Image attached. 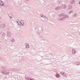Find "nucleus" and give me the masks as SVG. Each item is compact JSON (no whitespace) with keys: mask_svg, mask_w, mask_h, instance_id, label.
Here are the masks:
<instances>
[{"mask_svg":"<svg viewBox=\"0 0 80 80\" xmlns=\"http://www.w3.org/2000/svg\"><path fill=\"white\" fill-rule=\"evenodd\" d=\"M2 73L4 75H8L10 73V72L8 70H5L2 71Z\"/></svg>","mask_w":80,"mask_h":80,"instance_id":"f257e3e1","label":"nucleus"},{"mask_svg":"<svg viewBox=\"0 0 80 80\" xmlns=\"http://www.w3.org/2000/svg\"><path fill=\"white\" fill-rule=\"evenodd\" d=\"M7 37H9V38H10L11 37V36H12V33H10L9 32H8L7 33Z\"/></svg>","mask_w":80,"mask_h":80,"instance_id":"f03ea898","label":"nucleus"},{"mask_svg":"<svg viewBox=\"0 0 80 80\" xmlns=\"http://www.w3.org/2000/svg\"><path fill=\"white\" fill-rule=\"evenodd\" d=\"M67 8V5L65 4H63L62 5V6L61 7L62 9H65Z\"/></svg>","mask_w":80,"mask_h":80,"instance_id":"7ed1b4c3","label":"nucleus"},{"mask_svg":"<svg viewBox=\"0 0 80 80\" xmlns=\"http://www.w3.org/2000/svg\"><path fill=\"white\" fill-rule=\"evenodd\" d=\"M0 5H1V6H3L5 4H4V2H3V1H2V0H0Z\"/></svg>","mask_w":80,"mask_h":80,"instance_id":"20e7f679","label":"nucleus"},{"mask_svg":"<svg viewBox=\"0 0 80 80\" xmlns=\"http://www.w3.org/2000/svg\"><path fill=\"white\" fill-rule=\"evenodd\" d=\"M0 27L2 28H4L5 27V25L4 24H2L0 26Z\"/></svg>","mask_w":80,"mask_h":80,"instance_id":"39448f33","label":"nucleus"},{"mask_svg":"<svg viewBox=\"0 0 80 80\" xmlns=\"http://www.w3.org/2000/svg\"><path fill=\"white\" fill-rule=\"evenodd\" d=\"M20 23H21L22 25L23 26H24L25 22L23 20H21L20 22Z\"/></svg>","mask_w":80,"mask_h":80,"instance_id":"423d86ee","label":"nucleus"},{"mask_svg":"<svg viewBox=\"0 0 80 80\" xmlns=\"http://www.w3.org/2000/svg\"><path fill=\"white\" fill-rule=\"evenodd\" d=\"M8 15L9 17L10 18H12V17H13V14H12L11 12H10L9 14H8Z\"/></svg>","mask_w":80,"mask_h":80,"instance_id":"0eeeda50","label":"nucleus"},{"mask_svg":"<svg viewBox=\"0 0 80 80\" xmlns=\"http://www.w3.org/2000/svg\"><path fill=\"white\" fill-rule=\"evenodd\" d=\"M25 45L26 46V48H28L29 47H30V46H29V44L28 43H26L25 44Z\"/></svg>","mask_w":80,"mask_h":80,"instance_id":"6e6552de","label":"nucleus"},{"mask_svg":"<svg viewBox=\"0 0 80 80\" xmlns=\"http://www.w3.org/2000/svg\"><path fill=\"white\" fill-rule=\"evenodd\" d=\"M68 18V15H67L66 14H64L63 15V18Z\"/></svg>","mask_w":80,"mask_h":80,"instance_id":"1a4fd4ad","label":"nucleus"},{"mask_svg":"<svg viewBox=\"0 0 80 80\" xmlns=\"http://www.w3.org/2000/svg\"><path fill=\"white\" fill-rule=\"evenodd\" d=\"M44 21H45L46 22H47V21H48V19L47 18L45 17L43 19Z\"/></svg>","mask_w":80,"mask_h":80,"instance_id":"9d476101","label":"nucleus"},{"mask_svg":"<svg viewBox=\"0 0 80 80\" xmlns=\"http://www.w3.org/2000/svg\"><path fill=\"white\" fill-rule=\"evenodd\" d=\"M61 8L60 7H57L55 8V10H60Z\"/></svg>","mask_w":80,"mask_h":80,"instance_id":"9b49d317","label":"nucleus"},{"mask_svg":"<svg viewBox=\"0 0 80 80\" xmlns=\"http://www.w3.org/2000/svg\"><path fill=\"white\" fill-rule=\"evenodd\" d=\"M68 10H70V9H72V6L70 5H68Z\"/></svg>","mask_w":80,"mask_h":80,"instance_id":"f8f14e48","label":"nucleus"},{"mask_svg":"<svg viewBox=\"0 0 80 80\" xmlns=\"http://www.w3.org/2000/svg\"><path fill=\"white\" fill-rule=\"evenodd\" d=\"M77 17V14L75 13L72 15V17H74V18L76 17Z\"/></svg>","mask_w":80,"mask_h":80,"instance_id":"ddd939ff","label":"nucleus"},{"mask_svg":"<svg viewBox=\"0 0 80 80\" xmlns=\"http://www.w3.org/2000/svg\"><path fill=\"white\" fill-rule=\"evenodd\" d=\"M75 0H72L71 1V2L70 3H71V4H73V3H75Z\"/></svg>","mask_w":80,"mask_h":80,"instance_id":"4468645a","label":"nucleus"},{"mask_svg":"<svg viewBox=\"0 0 80 80\" xmlns=\"http://www.w3.org/2000/svg\"><path fill=\"white\" fill-rule=\"evenodd\" d=\"M76 53V52H75V49H73L72 50V54H75V53Z\"/></svg>","mask_w":80,"mask_h":80,"instance_id":"2eb2a0df","label":"nucleus"},{"mask_svg":"<svg viewBox=\"0 0 80 80\" xmlns=\"http://www.w3.org/2000/svg\"><path fill=\"white\" fill-rule=\"evenodd\" d=\"M15 40L14 39H12L11 40V42H15Z\"/></svg>","mask_w":80,"mask_h":80,"instance_id":"dca6fc26","label":"nucleus"},{"mask_svg":"<svg viewBox=\"0 0 80 80\" xmlns=\"http://www.w3.org/2000/svg\"><path fill=\"white\" fill-rule=\"evenodd\" d=\"M0 33L1 34V35H5V33H4L3 32H1Z\"/></svg>","mask_w":80,"mask_h":80,"instance_id":"f3484780","label":"nucleus"},{"mask_svg":"<svg viewBox=\"0 0 80 80\" xmlns=\"http://www.w3.org/2000/svg\"><path fill=\"white\" fill-rule=\"evenodd\" d=\"M65 19L63 18V17L62 18H60V20H61V21H62V20H65Z\"/></svg>","mask_w":80,"mask_h":80,"instance_id":"a211bd4d","label":"nucleus"},{"mask_svg":"<svg viewBox=\"0 0 80 80\" xmlns=\"http://www.w3.org/2000/svg\"><path fill=\"white\" fill-rule=\"evenodd\" d=\"M65 19L63 18V17L62 18H60V20H61V21H62V20H65Z\"/></svg>","mask_w":80,"mask_h":80,"instance_id":"6ab92c4d","label":"nucleus"},{"mask_svg":"<svg viewBox=\"0 0 80 80\" xmlns=\"http://www.w3.org/2000/svg\"><path fill=\"white\" fill-rule=\"evenodd\" d=\"M56 77L57 78H58V77H60V75H59L58 74H56Z\"/></svg>","mask_w":80,"mask_h":80,"instance_id":"aec40b11","label":"nucleus"},{"mask_svg":"<svg viewBox=\"0 0 80 80\" xmlns=\"http://www.w3.org/2000/svg\"><path fill=\"white\" fill-rule=\"evenodd\" d=\"M63 15L64 14L63 13H62L61 14L59 15V17H63Z\"/></svg>","mask_w":80,"mask_h":80,"instance_id":"412c9836","label":"nucleus"},{"mask_svg":"<svg viewBox=\"0 0 80 80\" xmlns=\"http://www.w3.org/2000/svg\"><path fill=\"white\" fill-rule=\"evenodd\" d=\"M60 73L62 75H64V74H65L64 72H61Z\"/></svg>","mask_w":80,"mask_h":80,"instance_id":"4be33fe9","label":"nucleus"},{"mask_svg":"<svg viewBox=\"0 0 80 80\" xmlns=\"http://www.w3.org/2000/svg\"><path fill=\"white\" fill-rule=\"evenodd\" d=\"M26 79L27 80H30V78L29 77H27L26 78Z\"/></svg>","mask_w":80,"mask_h":80,"instance_id":"5701e85b","label":"nucleus"},{"mask_svg":"<svg viewBox=\"0 0 80 80\" xmlns=\"http://www.w3.org/2000/svg\"><path fill=\"white\" fill-rule=\"evenodd\" d=\"M18 4L19 5H22V2H18Z\"/></svg>","mask_w":80,"mask_h":80,"instance_id":"b1692460","label":"nucleus"},{"mask_svg":"<svg viewBox=\"0 0 80 80\" xmlns=\"http://www.w3.org/2000/svg\"><path fill=\"white\" fill-rule=\"evenodd\" d=\"M2 69H3V70H6V69H7L5 67H2Z\"/></svg>","mask_w":80,"mask_h":80,"instance_id":"393cba45","label":"nucleus"},{"mask_svg":"<svg viewBox=\"0 0 80 80\" xmlns=\"http://www.w3.org/2000/svg\"><path fill=\"white\" fill-rule=\"evenodd\" d=\"M41 17H42V18H44V17H45V16L44 15H42L41 16Z\"/></svg>","mask_w":80,"mask_h":80,"instance_id":"a878e982","label":"nucleus"},{"mask_svg":"<svg viewBox=\"0 0 80 80\" xmlns=\"http://www.w3.org/2000/svg\"><path fill=\"white\" fill-rule=\"evenodd\" d=\"M72 13H73V11H71L70 12L69 14H70Z\"/></svg>","mask_w":80,"mask_h":80,"instance_id":"bb28decb","label":"nucleus"},{"mask_svg":"<svg viewBox=\"0 0 80 80\" xmlns=\"http://www.w3.org/2000/svg\"><path fill=\"white\" fill-rule=\"evenodd\" d=\"M64 75V77H67V76H66V74H64V75Z\"/></svg>","mask_w":80,"mask_h":80,"instance_id":"cd10ccee","label":"nucleus"},{"mask_svg":"<svg viewBox=\"0 0 80 80\" xmlns=\"http://www.w3.org/2000/svg\"><path fill=\"white\" fill-rule=\"evenodd\" d=\"M40 38H43V36L41 35L40 36Z\"/></svg>","mask_w":80,"mask_h":80,"instance_id":"c85d7f7f","label":"nucleus"},{"mask_svg":"<svg viewBox=\"0 0 80 80\" xmlns=\"http://www.w3.org/2000/svg\"><path fill=\"white\" fill-rule=\"evenodd\" d=\"M80 64V63H79L78 62L77 65H79Z\"/></svg>","mask_w":80,"mask_h":80,"instance_id":"c756f323","label":"nucleus"},{"mask_svg":"<svg viewBox=\"0 0 80 80\" xmlns=\"http://www.w3.org/2000/svg\"><path fill=\"white\" fill-rule=\"evenodd\" d=\"M30 80H34V79H33L30 78Z\"/></svg>","mask_w":80,"mask_h":80,"instance_id":"7c9ffc66","label":"nucleus"},{"mask_svg":"<svg viewBox=\"0 0 80 80\" xmlns=\"http://www.w3.org/2000/svg\"><path fill=\"white\" fill-rule=\"evenodd\" d=\"M18 25H19L20 26V27H21V25L20 24H19L18 23Z\"/></svg>","mask_w":80,"mask_h":80,"instance_id":"2f4dec72","label":"nucleus"},{"mask_svg":"<svg viewBox=\"0 0 80 80\" xmlns=\"http://www.w3.org/2000/svg\"><path fill=\"white\" fill-rule=\"evenodd\" d=\"M50 55H53V54H52V53H51L50 54Z\"/></svg>","mask_w":80,"mask_h":80,"instance_id":"473e14b6","label":"nucleus"},{"mask_svg":"<svg viewBox=\"0 0 80 80\" xmlns=\"http://www.w3.org/2000/svg\"><path fill=\"white\" fill-rule=\"evenodd\" d=\"M79 4L80 5V1H79Z\"/></svg>","mask_w":80,"mask_h":80,"instance_id":"72a5a7b5","label":"nucleus"},{"mask_svg":"<svg viewBox=\"0 0 80 80\" xmlns=\"http://www.w3.org/2000/svg\"><path fill=\"white\" fill-rule=\"evenodd\" d=\"M27 0V1H29V0Z\"/></svg>","mask_w":80,"mask_h":80,"instance_id":"f704fd0d","label":"nucleus"},{"mask_svg":"<svg viewBox=\"0 0 80 80\" xmlns=\"http://www.w3.org/2000/svg\"><path fill=\"white\" fill-rule=\"evenodd\" d=\"M17 22L18 23V21H17Z\"/></svg>","mask_w":80,"mask_h":80,"instance_id":"c9c22d12","label":"nucleus"},{"mask_svg":"<svg viewBox=\"0 0 80 80\" xmlns=\"http://www.w3.org/2000/svg\"><path fill=\"white\" fill-rule=\"evenodd\" d=\"M39 34H40V33H38V34L39 35Z\"/></svg>","mask_w":80,"mask_h":80,"instance_id":"e433bc0d","label":"nucleus"},{"mask_svg":"<svg viewBox=\"0 0 80 80\" xmlns=\"http://www.w3.org/2000/svg\"><path fill=\"white\" fill-rule=\"evenodd\" d=\"M39 34H40V33H38V34L39 35Z\"/></svg>","mask_w":80,"mask_h":80,"instance_id":"4c0bfd02","label":"nucleus"}]
</instances>
